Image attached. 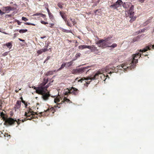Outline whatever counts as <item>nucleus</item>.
I'll list each match as a JSON object with an SVG mask.
<instances>
[{
    "label": "nucleus",
    "instance_id": "nucleus-1",
    "mask_svg": "<svg viewBox=\"0 0 154 154\" xmlns=\"http://www.w3.org/2000/svg\"><path fill=\"white\" fill-rule=\"evenodd\" d=\"M149 49V47H146L145 48H144L142 50H140L139 51L137 52L135 54H133L132 56V60L130 62V63L129 65L127 64V63H124L122 64L120 66H119L118 67L120 68L121 67L123 68L125 71H127L128 70L130 69H134L136 66V64L138 63V58H140L141 57V54L140 53L141 52L143 53L145 51L148 50V49Z\"/></svg>",
    "mask_w": 154,
    "mask_h": 154
},
{
    "label": "nucleus",
    "instance_id": "nucleus-2",
    "mask_svg": "<svg viewBox=\"0 0 154 154\" xmlns=\"http://www.w3.org/2000/svg\"><path fill=\"white\" fill-rule=\"evenodd\" d=\"M4 120L5 121L4 124L7 125H14L15 122H16L18 125H19L20 122H22L21 120L18 119V121L16 119H14L11 118H4Z\"/></svg>",
    "mask_w": 154,
    "mask_h": 154
},
{
    "label": "nucleus",
    "instance_id": "nucleus-3",
    "mask_svg": "<svg viewBox=\"0 0 154 154\" xmlns=\"http://www.w3.org/2000/svg\"><path fill=\"white\" fill-rule=\"evenodd\" d=\"M90 67V66H88L86 67H84L81 68L74 69L72 71V73L73 74H80L83 73L85 71H87L86 74H87L88 72L92 70L91 69H88Z\"/></svg>",
    "mask_w": 154,
    "mask_h": 154
},
{
    "label": "nucleus",
    "instance_id": "nucleus-4",
    "mask_svg": "<svg viewBox=\"0 0 154 154\" xmlns=\"http://www.w3.org/2000/svg\"><path fill=\"white\" fill-rule=\"evenodd\" d=\"M37 115L36 112H34L33 111H32L31 109H29V110H27V112H26L25 114V115L26 117V119H25L23 120H21L22 122H24L27 120H31L32 118L35 117V115Z\"/></svg>",
    "mask_w": 154,
    "mask_h": 154
},
{
    "label": "nucleus",
    "instance_id": "nucleus-5",
    "mask_svg": "<svg viewBox=\"0 0 154 154\" xmlns=\"http://www.w3.org/2000/svg\"><path fill=\"white\" fill-rule=\"evenodd\" d=\"M134 6L133 5H132L130 7L128 12V16L131 18L129 20L130 22L132 23L136 20L137 17L134 16Z\"/></svg>",
    "mask_w": 154,
    "mask_h": 154
},
{
    "label": "nucleus",
    "instance_id": "nucleus-6",
    "mask_svg": "<svg viewBox=\"0 0 154 154\" xmlns=\"http://www.w3.org/2000/svg\"><path fill=\"white\" fill-rule=\"evenodd\" d=\"M109 38H106L104 40L102 39L99 40L96 42V44L99 47L102 48H103L109 46V43L108 42Z\"/></svg>",
    "mask_w": 154,
    "mask_h": 154
},
{
    "label": "nucleus",
    "instance_id": "nucleus-7",
    "mask_svg": "<svg viewBox=\"0 0 154 154\" xmlns=\"http://www.w3.org/2000/svg\"><path fill=\"white\" fill-rule=\"evenodd\" d=\"M101 72L100 71H97L94 75H91L88 76V78L87 79H90V81L86 82V83L84 84V85L88 86V85L90 83L92 80L97 79L99 75H101Z\"/></svg>",
    "mask_w": 154,
    "mask_h": 154
},
{
    "label": "nucleus",
    "instance_id": "nucleus-8",
    "mask_svg": "<svg viewBox=\"0 0 154 154\" xmlns=\"http://www.w3.org/2000/svg\"><path fill=\"white\" fill-rule=\"evenodd\" d=\"M66 90L64 93L65 95H68L69 94H72L76 96L78 95L79 92V90L73 87L69 88V89L67 88Z\"/></svg>",
    "mask_w": 154,
    "mask_h": 154
},
{
    "label": "nucleus",
    "instance_id": "nucleus-9",
    "mask_svg": "<svg viewBox=\"0 0 154 154\" xmlns=\"http://www.w3.org/2000/svg\"><path fill=\"white\" fill-rule=\"evenodd\" d=\"M47 87L45 88H43L42 90V93L39 94L42 95V97L44 100H47L50 97V95L49 91H47Z\"/></svg>",
    "mask_w": 154,
    "mask_h": 154
},
{
    "label": "nucleus",
    "instance_id": "nucleus-10",
    "mask_svg": "<svg viewBox=\"0 0 154 154\" xmlns=\"http://www.w3.org/2000/svg\"><path fill=\"white\" fill-rule=\"evenodd\" d=\"M48 79L47 78H45L44 79L43 82L42 83H41L40 85L43 88H45L47 87V88L49 86L51 85V83H49L48 84L46 85L45 86V85L48 82Z\"/></svg>",
    "mask_w": 154,
    "mask_h": 154
},
{
    "label": "nucleus",
    "instance_id": "nucleus-11",
    "mask_svg": "<svg viewBox=\"0 0 154 154\" xmlns=\"http://www.w3.org/2000/svg\"><path fill=\"white\" fill-rule=\"evenodd\" d=\"M32 88L36 90V93L39 94H41L42 93V90L43 88H42L41 85H39L38 87H35L34 86L32 87Z\"/></svg>",
    "mask_w": 154,
    "mask_h": 154
},
{
    "label": "nucleus",
    "instance_id": "nucleus-12",
    "mask_svg": "<svg viewBox=\"0 0 154 154\" xmlns=\"http://www.w3.org/2000/svg\"><path fill=\"white\" fill-rule=\"evenodd\" d=\"M21 103L20 101H17L14 107V109L15 111H17L18 109L20 108L21 106Z\"/></svg>",
    "mask_w": 154,
    "mask_h": 154
},
{
    "label": "nucleus",
    "instance_id": "nucleus-13",
    "mask_svg": "<svg viewBox=\"0 0 154 154\" xmlns=\"http://www.w3.org/2000/svg\"><path fill=\"white\" fill-rule=\"evenodd\" d=\"M6 12L8 13L11 11H14L16 8L14 7H12L10 6H7L5 8Z\"/></svg>",
    "mask_w": 154,
    "mask_h": 154
},
{
    "label": "nucleus",
    "instance_id": "nucleus-14",
    "mask_svg": "<svg viewBox=\"0 0 154 154\" xmlns=\"http://www.w3.org/2000/svg\"><path fill=\"white\" fill-rule=\"evenodd\" d=\"M89 47L88 49L91 50V52H95L98 51L97 48L94 45H89Z\"/></svg>",
    "mask_w": 154,
    "mask_h": 154
},
{
    "label": "nucleus",
    "instance_id": "nucleus-15",
    "mask_svg": "<svg viewBox=\"0 0 154 154\" xmlns=\"http://www.w3.org/2000/svg\"><path fill=\"white\" fill-rule=\"evenodd\" d=\"M79 78L80 77L76 78L75 79V81H77L78 82H80L82 83L84 80H86L87 81L90 80V79H87L88 78V76L86 78L83 77L81 78L80 79H79Z\"/></svg>",
    "mask_w": 154,
    "mask_h": 154
},
{
    "label": "nucleus",
    "instance_id": "nucleus-16",
    "mask_svg": "<svg viewBox=\"0 0 154 154\" xmlns=\"http://www.w3.org/2000/svg\"><path fill=\"white\" fill-rule=\"evenodd\" d=\"M56 108V106L55 105L54 107H52L51 108H50L49 109H48L45 111V112H47L48 111L50 112H52V113H54V112L55 111V109Z\"/></svg>",
    "mask_w": 154,
    "mask_h": 154
},
{
    "label": "nucleus",
    "instance_id": "nucleus-17",
    "mask_svg": "<svg viewBox=\"0 0 154 154\" xmlns=\"http://www.w3.org/2000/svg\"><path fill=\"white\" fill-rule=\"evenodd\" d=\"M48 50V49L47 48H44L38 50L37 53L38 54V55L41 54H42L43 52H45V51H47Z\"/></svg>",
    "mask_w": 154,
    "mask_h": 154
},
{
    "label": "nucleus",
    "instance_id": "nucleus-18",
    "mask_svg": "<svg viewBox=\"0 0 154 154\" xmlns=\"http://www.w3.org/2000/svg\"><path fill=\"white\" fill-rule=\"evenodd\" d=\"M60 14L64 20L65 22H66L67 20V18L65 14L64 13H62L60 11Z\"/></svg>",
    "mask_w": 154,
    "mask_h": 154
},
{
    "label": "nucleus",
    "instance_id": "nucleus-19",
    "mask_svg": "<svg viewBox=\"0 0 154 154\" xmlns=\"http://www.w3.org/2000/svg\"><path fill=\"white\" fill-rule=\"evenodd\" d=\"M89 45H80L79 46L78 48L81 50H83L84 49L87 48L88 49Z\"/></svg>",
    "mask_w": 154,
    "mask_h": 154
},
{
    "label": "nucleus",
    "instance_id": "nucleus-20",
    "mask_svg": "<svg viewBox=\"0 0 154 154\" xmlns=\"http://www.w3.org/2000/svg\"><path fill=\"white\" fill-rule=\"evenodd\" d=\"M122 3L123 2L121 0H118L116 2L114 3L115 4L117 5L118 7H119V6L121 5Z\"/></svg>",
    "mask_w": 154,
    "mask_h": 154
},
{
    "label": "nucleus",
    "instance_id": "nucleus-21",
    "mask_svg": "<svg viewBox=\"0 0 154 154\" xmlns=\"http://www.w3.org/2000/svg\"><path fill=\"white\" fill-rule=\"evenodd\" d=\"M62 102H63V103H71L72 102L70 101V100L67 98H66V97H65L63 99V100L62 101Z\"/></svg>",
    "mask_w": 154,
    "mask_h": 154
},
{
    "label": "nucleus",
    "instance_id": "nucleus-22",
    "mask_svg": "<svg viewBox=\"0 0 154 154\" xmlns=\"http://www.w3.org/2000/svg\"><path fill=\"white\" fill-rule=\"evenodd\" d=\"M130 4L129 3L126 2L122 4L123 7L125 8H128L129 7V5Z\"/></svg>",
    "mask_w": 154,
    "mask_h": 154
},
{
    "label": "nucleus",
    "instance_id": "nucleus-23",
    "mask_svg": "<svg viewBox=\"0 0 154 154\" xmlns=\"http://www.w3.org/2000/svg\"><path fill=\"white\" fill-rule=\"evenodd\" d=\"M4 46H6L8 47V48H9V49H10L11 48L12 45H11V44L10 42H8L7 43H6L5 44H4Z\"/></svg>",
    "mask_w": 154,
    "mask_h": 154
},
{
    "label": "nucleus",
    "instance_id": "nucleus-24",
    "mask_svg": "<svg viewBox=\"0 0 154 154\" xmlns=\"http://www.w3.org/2000/svg\"><path fill=\"white\" fill-rule=\"evenodd\" d=\"M73 63V61H71L69 62L65 63H66V65L67 66L69 67L72 65Z\"/></svg>",
    "mask_w": 154,
    "mask_h": 154
},
{
    "label": "nucleus",
    "instance_id": "nucleus-25",
    "mask_svg": "<svg viewBox=\"0 0 154 154\" xmlns=\"http://www.w3.org/2000/svg\"><path fill=\"white\" fill-rule=\"evenodd\" d=\"M17 30V31H18V30ZM28 30L27 29H20L19 30V32L20 33H25V32H26Z\"/></svg>",
    "mask_w": 154,
    "mask_h": 154
},
{
    "label": "nucleus",
    "instance_id": "nucleus-26",
    "mask_svg": "<svg viewBox=\"0 0 154 154\" xmlns=\"http://www.w3.org/2000/svg\"><path fill=\"white\" fill-rule=\"evenodd\" d=\"M100 77L101 79L104 81H105L106 79V78L105 75L104 74H103L102 73L101 75H100Z\"/></svg>",
    "mask_w": 154,
    "mask_h": 154
},
{
    "label": "nucleus",
    "instance_id": "nucleus-27",
    "mask_svg": "<svg viewBox=\"0 0 154 154\" xmlns=\"http://www.w3.org/2000/svg\"><path fill=\"white\" fill-rule=\"evenodd\" d=\"M110 8H112L114 9H116L118 8L117 5L115 4L114 3L110 5Z\"/></svg>",
    "mask_w": 154,
    "mask_h": 154
},
{
    "label": "nucleus",
    "instance_id": "nucleus-28",
    "mask_svg": "<svg viewBox=\"0 0 154 154\" xmlns=\"http://www.w3.org/2000/svg\"><path fill=\"white\" fill-rule=\"evenodd\" d=\"M66 65V64L65 63H63L61 65V67L60 68L58 69L57 71H60Z\"/></svg>",
    "mask_w": 154,
    "mask_h": 154
},
{
    "label": "nucleus",
    "instance_id": "nucleus-29",
    "mask_svg": "<svg viewBox=\"0 0 154 154\" xmlns=\"http://www.w3.org/2000/svg\"><path fill=\"white\" fill-rule=\"evenodd\" d=\"M60 98L57 97L56 98L54 99V102L55 103H57L58 102H60Z\"/></svg>",
    "mask_w": 154,
    "mask_h": 154
},
{
    "label": "nucleus",
    "instance_id": "nucleus-30",
    "mask_svg": "<svg viewBox=\"0 0 154 154\" xmlns=\"http://www.w3.org/2000/svg\"><path fill=\"white\" fill-rule=\"evenodd\" d=\"M53 71H49L46 73L45 75L46 76H48L50 75H52L53 74Z\"/></svg>",
    "mask_w": 154,
    "mask_h": 154
},
{
    "label": "nucleus",
    "instance_id": "nucleus-31",
    "mask_svg": "<svg viewBox=\"0 0 154 154\" xmlns=\"http://www.w3.org/2000/svg\"><path fill=\"white\" fill-rule=\"evenodd\" d=\"M109 46H108V47H112V48H114L116 47L117 46V45L116 43H114L112 44V45H110L111 44L109 43Z\"/></svg>",
    "mask_w": 154,
    "mask_h": 154
},
{
    "label": "nucleus",
    "instance_id": "nucleus-32",
    "mask_svg": "<svg viewBox=\"0 0 154 154\" xmlns=\"http://www.w3.org/2000/svg\"><path fill=\"white\" fill-rule=\"evenodd\" d=\"M70 19L74 25L76 23V22L75 19H72V18H70Z\"/></svg>",
    "mask_w": 154,
    "mask_h": 154
},
{
    "label": "nucleus",
    "instance_id": "nucleus-33",
    "mask_svg": "<svg viewBox=\"0 0 154 154\" xmlns=\"http://www.w3.org/2000/svg\"><path fill=\"white\" fill-rule=\"evenodd\" d=\"M49 17L50 19H53L54 18V17L53 14L51 13L48 14Z\"/></svg>",
    "mask_w": 154,
    "mask_h": 154
},
{
    "label": "nucleus",
    "instance_id": "nucleus-34",
    "mask_svg": "<svg viewBox=\"0 0 154 154\" xmlns=\"http://www.w3.org/2000/svg\"><path fill=\"white\" fill-rule=\"evenodd\" d=\"M63 103V102H62V101L61 103H57V106H56V108L58 107V108H60Z\"/></svg>",
    "mask_w": 154,
    "mask_h": 154
},
{
    "label": "nucleus",
    "instance_id": "nucleus-35",
    "mask_svg": "<svg viewBox=\"0 0 154 154\" xmlns=\"http://www.w3.org/2000/svg\"><path fill=\"white\" fill-rule=\"evenodd\" d=\"M24 24L26 25H31L34 26H35V24H34L28 22L25 23H24Z\"/></svg>",
    "mask_w": 154,
    "mask_h": 154
},
{
    "label": "nucleus",
    "instance_id": "nucleus-36",
    "mask_svg": "<svg viewBox=\"0 0 154 154\" xmlns=\"http://www.w3.org/2000/svg\"><path fill=\"white\" fill-rule=\"evenodd\" d=\"M152 17L151 18L149 19V20H147L146 22V23L147 24L149 23H150L151 22L152 19Z\"/></svg>",
    "mask_w": 154,
    "mask_h": 154
},
{
    "label": "nucleus",
    "instance_id": "nucleus-37",
    "mask_svg": "<svg viewBox=\"0 0 154 154\" xmlns=\"http://www.w3.org/2000/svg\"><path fill=\"white\" fill-rule=\"evenodd\" d=\"M62 31L63 32H70L71 30H67V29H62Z\"/></svg>",
    "mask_w": 154,
    "mask_h": 154
},
{
    "label": "nucleus",
    "instance_id": "nucleus-38",
    "mask_svg": "<svg viewBox=\"0 0 154 154\" xmlns=\"http://www.w3.org/2000/svg\"><path fill=\"white\" fill-rule=\"evenodd\" d=\"M81 55V54L80 53H77L75 55V57L76 58L79 57Z\"/></svg>",
    "mask_w": 154,
    "mask_h": 154
},
{
    "label": "nucleus",
    "instance_id": "nucleus-39",
    "mask_svg": "<svg viewBox=\"0 0 154 154\" xmlns=\"http://www.w3.org/2000/svg\"><path fill=\"white\" fill-rule=\"evenodd\" d=\"M66 22L67 25L68 26H70V27L71 26H72L71 24L68 21L66 20Z\"/></svg>",
    "mask_w": 154,
    "mask_h": 154
},
{
    "label": "nucleus",
    "instance_id": "nucleus-40",
    "mask_svg": "<svg viewBox=\"0 0 154 154\" xmlns=\"http://www.w3.org/2000/svg\"><path fill=\"white\" fill-rule=\"evenodd\" d=\"M22 20H24L25 21H26L28 20V19H27V18L24 17H22Z\"/></svg>",
    "mask_w": 154,
    "mask_h": 154
},
{
    "label": "nucleus",
    "instance_id": "nucleus-41",
    "mask_svg": "<svg viewBox=\"0 0 154 154\" xmlns=\"http://www.w3.org/2000/svg\"><path fill=\"white\" fill-rule=\"evenodd\" d=\"M41 23L43 24H48V22H45L44 21L42 20L41 21Z\"/></svg>",
    "mask_w": 154,
    "mask_h": 154
},
{
    "label": "nucleus",
    "instance_id": "nucleus-42",
    "mask_svg": "<svg viewBox=\"0 0 154 154\" xmlns=\"http://www.w3.org/2000/svg\"><path fill=\"white\" fill-rule=\"evenodd\" d=\"M141 36L138 35L136 37H135L137 41H138L140 38Z\"/></svg>",
    "mask_w": 154,
    "mask_h": 154
},
{
    "label": "nucleus",
    "instance_id": "nucleus-43",
    "mask_svg": "<svg viewBox=\"0 0 154 154\" xmlns=\"http://www.w3.org/2000/svg\"><path fill=\"white\" fill-rule=\"evenodd\" d=\"M141 36L138 35L136 37H135L137 41H138L140 38Z\"/></svg>",
    "mask_w": 154,
    "mask_h": 154
},
{
    "label": "nucleus",
    "instance_id": "nucleus-44",
    "mask_svg": "<svg viewBox=\"0 0 154 154\" xmlns=\"http://www.w3.org/2000/svg\"><path fill=\"white\" fill-rule=\"evenodd\" d=\"M141 36L138 35L136 37H135L137 41H138L140 38Z\"/></svg>",
    "mask_w": 154,
    "mask_h": 154
},
{
    "label": "nucleus",
    "instance_id": "nucleus-45",
    "mask_svg": "<svg viewBox=\"0 0 154 154\" xmlns=\"http://www.w3.org/2000/svg\"><path fill=\"white\" fill-rule=\"evenodd\" d=\"M8 54V52H6L3 54H2V55L3 56H5L6 55H7Z\"/></svg>",
    "mask_w": 154,
    "mask_h": 154
},
{
    "label": "nucleus",
    "instance_id": "nucleus-46",
    "mask_svg": "<svg viewBox=\"0 0 154 154\" xmlns=\"http://www.w3.org/2000/svg\"><path fill=\"white\" fill-rule=\"evenodd\" d=\"M41 16L43 18H45L46 17V15L45 14H41Z\"/></svg>",
    "mask_w": 154,
    "mask_h": 154
},
{
    "label": "nucleus",
    "instance_id": "nucleus-47",
    "mask_svg": "<svg viewBox=\"0 0 154 154\" xmlns=\"http://www.w3.org/2000/svg\"><path fill=\"white\" fill-rule=\"evenodd\" d=\"M50 57L49 56H48L47 57V58H46V59H45L44 63H45V62H46V61H47L48 60H49L50 59Z\"/></svg>",
    "mask_w": 154,
    "mask_h": 154
},
{
    "label": "nucleus",
    "instance_id": "nucleus-48",
    "mask_svg": "<svg viewBox=\"0 0 154 154\" xmlns=\"http://www.w3.org/2000/svg\"><path fill=\"white\" fill-rule=\"evenodd\" d=\"M148 47H149V50H150L151 48L153 49L154 48V45Z\"/></svg>",
    "mask_w": 154,
    "mask_h": 154
},
{
    "label": "nucleus",
    "instance_id": "nucleus-49",
    "mask_svg": "<svg viewBox=\"0 0 154 154\" xmlns=\"http://www.w3.org/2000/svg\"><path fill=\"white\" fill-rule=\"evenodd\" d=\"M58 6L60 8H63V6L60 3H58Z\"/></svg>",
    "mask_w": 154,
    "mask_h": 154
},
{
    "label": "nucleus",
    "instance_id": "nucleus-50",
    "mask_svg": "<svg viewBox=\"0 0 154 154\" xmlns=\"http://www.w3.org/2000/svg\"><path fill=\"white\" fill-rule=\"evenodd\" d=\"M41 13H37L35 14H34V15L37 16L41 15Z\"/></svg>",
    "mask_w": 154,
    "mask_h": 154
},
{
    "label": "nucleus",
    "instance_id": "nucleus-51",
    "mask_svg": "<svg viewBox=\"0 0 154 154\" xmlns=\"http://www.w3.org/2000/svg\"><path fill=\"white\" fill-rule=\"evenodd\" d=\"M19 35V33H14V38H16L17 36Z\"/></svg>",
    "mask_w": 154,
    "mask_h": 154
},
{
    "label": "nucleus",
    "instance_id": "nucleus-52",
    "mask_svg": "<svg viewBox=\"0 0 154 154\" xmlns=\"http://www.w3.org/2000/svg\"><path fill=\"white\" fill-rule=\"evenodd\" d=\"M145 30H146V29H140L139 30V32H143L145 31Z\"/></svg>",
    "mask_w": 154,
    "mask_h": 154
},
{
    "label": "nucleus",
    "instance_id": "nucleus-53",
    "mask_svg": "<svg viewBox=\"0 0 154 154\" xmlns=\"http://www.w3.org/2000/svg\"><path fill=\"white\" fill-rule=\"evenodd\" d=\"M20 99H21V102L24 104H25V101L23 100V98L22 97H21Z\"/></svg>",
    "mask_w": 154,
    "mask_h": 154
},
{
    "label": "nucleus",
    "instance_id": "nucleus-54",
    "mask_svg": "<svg viewBox=\"0 0 154 154\" xmlns=\"http://www.w3.org/2000/svg\"><path fill=\"white\" fill-rule=\"evenodd\" d=\"M16 21L17 22V24L18 25H20L21 24V23L18 20H16Z\"/></svg>",
    "mask_w": 154,
    "mask_h": 154
},
{
    "label": "nucleus",
    "instance_id": "nucleus-55",
    "mask_svg": "<svg viewBox=\"0 0 154 154\" xmlns=\"http://www.w3.org/2000/svg\"><path fill=\"white\" fill-rule=\"evenodd\" d=\"M136 41H137L136 40V39L135 38H133V40L132 41V42H136Z\"/></svg>",
    "mask_w": 154,
    "mask_h": 154
},
{
    "label": "nucleus",
    "instance_id": "nucleus-56",
    "mask_svg": "<svg viewBox=\"0 0 154 154\" xmlns=\"http://www.w3.org/2000/svg\"><path fill=\"white\" fill-rule=\"evenodd\" d=\"M51 24V25L49 26V27L52 28H53V26H54V23H51V24Z\"/></svg>",
    "mask_w": 154,
    "mask_h": 154
},
{
    "label": "nucleus",
    "instance_id": "nucleus-57",
    "mask_svg": "<svg viewBox=\"0 0 154 154\" xmlns=\"http://www.w3.org/2000/svg\"><path fill=\"white\" fill-rule=\"evenodd\" d=\"M47 11L48 14H49V13H51V12L49 10V9L48 8H47Z\"/></svg>",
    "mask_w": 154,
    "mask_h": 154
},
{
    "label": "nucleus",
    "instance_id": "nucleus-58",
    "mask_svg": "<svg viewBox=\"0 0 154 154\" xmlns=\"http://www.w3.org/2000/svg\"><path fill=\"white\" fill-rule=\"evenodd\" d=\"M18 39L20 41L23 42H24L25 40H24L22 39L21 38H19Z\"/></svg>",
    "mask_w": 154,
    "mask_h": 154
},
{
    "label": "nucleus",
    "instance_id": "nucleus-59",
    "mask_svg": "<svg viewBox=\"0 0 154 154\" xmlns=\"http://www.w3.org/2000/svg\"><path fill=\"white\" fill-rule=\"evenodd\" d=\"M49 43H48L47 45L45 46V48H47H47L49 45Z\"/></svg>",
    "mask_w": 154,
    "mask_h": 154
},
{
    "label": "nucleus",
    "instance_id": "nucleus-60",
    "mask_svg": "<svg viewBox=\"0 0 154 154\" xmlns=\"http://www.w3.org/2000/svg\"><path fill=\"white\" fill-rule=\"evenodd\" d=\"M145 0H139V1L141 3H143Z\"/></svg>",
    "mask_w": 154,
    "mask_h": 154
},
{
    "label": "nucleus",
    "instance_id": "nucleus-61",
    "mask_svg": "<svg viewBox=\"0 0 154 154\" xmlns=\"http://www.w3.org/2000/svg\"><path fill=\"white\" fill-rule=\"evenodd\" d=\"M4 14V13H3V12H2V11L0 9V14Z\"/></svg>",
    "mask_w": 154,
    "mask_h": 154
},
{
    "label": "nucleus",
    "instance_id": "nucleus-62",
    "mask_svg": "<svg viewBox=\"0 0 154 154\" xmlns=\"http://www.w3.org/2000/svg\"><path fill=\"white\" fill-rule=\"evenodd\" d=\"M46 36H43V37H41V38H42V39H43L44 38H46Z\"/></svg>",
    "mask_w": 154,
    "mask_h": 154
},
{
    "label": "nucleus",
    "instance_id": "nucleus-63",
    "mask_svg": "<svg viewBox=\"0 0 154 154\" xmlns=\"http://www.w3.org/2000/svg\"><path fill=\"white\" fill-rule=\"evenodd\" d=\"M25 106V107H26L27 106V104L25 102V104H24Z\"/></svg>",
    "mask_w": 154,
    "mask_h": 154
},
{
    "label": "nucleus",
    "instance_id": "nucleus-64",
    "mask_svg": "<svg viewBox=\"0 0 154 154\" xmlns=\"http://www.w3.org/2000/svg\"><path fill=\"white\" fill-rule=\"evenodd\" d=\"M106 76V78H107V77H108V78H109V77L108 76V75H106V76Z\"/></svg>",
    "mask_w": 154,
    "mask_h": 154
}]
</instances>
